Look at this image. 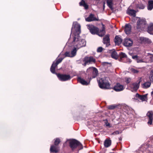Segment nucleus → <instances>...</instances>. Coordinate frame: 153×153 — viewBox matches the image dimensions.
Segmentation results:
<instances>
[{
	"label": "nucleus",
	"instance_id": "f257e3e1",
	"mask_svg": "<svg viewBox=\"0 0 153 153\" xmlns=\"http://www.w3.org/2000/svg\"><path fill=\"white\" fill-rule=\"evenodd\" d=\"M73 28L75 29V33L74 35L71 36V35L69 41L70 40L71 36H72V43L74 46L76 47L77 49H79L81 47L85 46L86 42L84 39H81L80 37L79 36V34L81 33L80 25L77 22L74 23L71 28V32L73 31Z\"/></svg>",
	"mask_w": 153,
	"mask_h": 153
},
{
	"label": "nucleus",
	"instance_id": "f03ea898",
	"mask_svg": "<svg viewBox=\"0 0 153 153\" xmlns=\"http://www.w3.org/2000/svg\"><path fill=\"white\" fill-rule=\"evenodd\" d=\"M88 28L92 34H96L101 37L103 36L105 33V27L103 25H102V29L100 32H99L98 28L92 25H88Z\"/></svg>",
	"mask_w": 153,
	"mask_h": 153
},
{
	"label": "nucleus",
	"instance_id": "7ed1b4c3",
	"mask_svg": "<svg viewBox=\"0 0 153 153\" xmlns=\"http://www.w3.org/2000/svg\"><path fill=\"white\" fill-rule=\"evenodd\" d=\"M109 78L105 77L100 79L98 81L99 85L100 87L103 89H109L110 87V84L108 82Z\"/></svg>",
	"mask_w": 153,
	"mask_h": 153
},
{
	"label": "nucleus",
	"instance_id": "20e7f679",
	"mask_svg": "<svg viewBox=\"0 0 153 153\" xmlns=\"http://www.w3.org/2000/svg\"><path fill=\"white\" fill-rule=\"evenodd\" d=\"M69 145L72 150L78 147L79 150L82 149L83 148L82 145L78 140L75 139H73L69 142Z\"/></svg>",
	"mask_w": 153,
	"mask_h": 153
},
{
	"label": "nucleus",
	"instance_id": "39448f33",
	"mask_svg": "<svg viewBox=\"0 0 153 153\" xmlns=\"http://www.w3.org/2000/svg\"><path fill=\"white\" fill-rule=\"evenodd\" d=\"M63 58H60L58 59H56V60L53 62V63L51 67V71L53 74H55V68L58 64L60 63Z\"/></svg>",
	"mask_w": 153,
	"mask_h": 153
},
{
	"label": "nucleus",
	"instance_id": "423d86ee",
	"mask_svg": "<svg viewBox=\"0 0 153 153\" xmlns=\"http://www.w3.org/2000/svg\"><path fill=\"white\" fill-rule=\"evenodd\" d=\"M146 24V21L145 19H139L137 22V28L142 30L145 27Z\"/></svg>",
	"mask_w": 153,
	"mask_h": 153
},
{
	"label": "nucleus",
	"instance_id": "0eeeda50",
	"mask_svg": "<svg viewBox=\"0 0 153 153\" xmlns=\"http://www.w3.org/2000/svg\"><path fill=\"white\" fill-rule=\"evenodd\" d=\"M83 61L85 62L84 65L85 66L87 64H89L95 62V59L92 56L85 57Z\"/></svg>",
	"mask_w": 153,
	"mask_h": 153
},
{
	"label": "nucleus",
	"instance_id": "6e6552de",
	"mask_svg": "<svg viewBox=\"0 0 153 153\" xmlns=\"http://www.w3.org/2000/svg\"><path fill=\"white\" fill-rule=\"evenodd\" d=\"M59 79L62 81H65L71 79V76L69 75L57 74Z\"/></svg>",
	"mask_w": 153,
	"mask_h": 153
},
{
	"label": "nucleus",
	"instance_id": "1a4fd4ad",
	"mask_svg": "<svg viewBox=\"0 0 153 153\" xmlns=\"http://www.w3.org/2000/svg\"><path fill=\"white\" fill-rule=\"evenodd\" d=\"M87 72H92L93 74L92 77L93 78H95L98 74L97 70V68L94 67H89L87 69Z\"/></svg>",
	"mask_w": 153,
	"mask_h": 153
},
{
	"label": "nucleus",
	"instance_id": "9d476101",
	"mask_svg": "<svg viewBox=\"0 0 153 153\" xmlns=\"http://www.w3.org/2000/svg\"><path fill=\"white\" fill-rule=\"evenodd\" d=\"M147 96L148 94L141 95H140L138 93H137L135 96L136 97L138 98L142 102H147L148 100Z\"/></svg>",
	"mask_w": 153,
	"mask_h": 153
},
{
	"label": "nucleus",
	"instance_id": "9b49d317",
	"mask_svg": "<svg viewBox=\"0 0 153 153\" xmlns=\"http://www.w3.org/2000/svg\"><path fill=\"white\" fill-rule=\"evenodd\" d=\"M124 89V86L119 83H117L114 88V89L117 92L121 91Z\"/></svg>",
	"mask_w": 153,
	"mask_h": 153
},
{
	"label": "nucleus",
	"instance_id": "f8f14e48",
	"mask_svg": "<svg viewBox=\"0 0 153 153\" xmlns=\"http://www.w3.org/2000/svg\"><path fill=\"white\" fill-rule=\"evenodd\" d=\"M141 80V79H140L138 81V82H135L132 84L130 86L131 88L133 89L134 91L137 90L139 87Z\"/></svg>",
	"mask_w": 153,
	"mask_h": 153
},
{
	"label": "nucleus",
	"instance_id": "ddd939ff",
	"mask_svg": "<svg viewBox=\"0 0 153 153\" xmlns=\"http://www.w3.org/2000/svg\"><path fill=\"white\" fill-rule=\"evenodd\" d=\"M85 20L87 22H90L93 21H98L99 19L98 18L95 17L94 14H91L88 17L85 19Z\"/></svg>",
	"mask_w": 153,
	"mask_h": 153
},
{
	"label": "nucleus",
	"instance_id": "4468645a",
	"mask_svg": "<svg viewBox=\"0 0 153 153\" xmlns=\"http://www.w3.org/2000/svg\"><path fill=\"white\" fill-rule=\"evenodd\" d=\"M133 44V41L130 39H125L123 42L124 45L126 47H130Z\"/></svg>",
	"mask_w": 153,
	"mask_h": 153
},
{
	"label": "nucleus",
	"instance_id": "2eb2a0df",
	"mask_svg": "<svg viewBox=\"0 0 153 153\" xmlns=\"http://www.w3.org/2000/svg\"><path fill=\"white\" fill-rule=\"evenodd\" d=\"M103 42L104 44L106 45V47H108L110 45L109 35H106L105 36L103 39Z\"/></svg>",
	"mask_w": 153,
	"mask_h": 153
},
{
	"label": "nucleus",
	"instance_id": "dca6fc26",
	"mask_svg": "<svg viewBox=\"0 0 153 153\" xmlns=\"http://www.w3.org/2000/svg\"><path fill=\"white\" fill-rule=\"evenodd\" d=\"M153 113L151 111H149L147 114V116L149 118V120L148 122V124L150 125L152 123V121L153 120Z\"/></svg>",
	"mask_w": 153,
	"mask_h": 153
},
{
	"label": "nucleus",
	"instance_id": "f3484780",
	"mask_svg": "<svg viewBox=\"0 0 153 153\" xmlns=\"http://www.w3.org/2000/svg\"><path fill=\"white\" fill-rule=\"evenodd\" d=\"M131 30V26L129 24H126L125 26L124 31L125 33L127 34H129Z\"/></svg>",
	"mask_w": 153,
	"mask_h": 153
},
{
	"label": "nucleus",
	"instance_id": "a211bd4d",
	"mask_svg": "<svg viewBox=\"0 0 153 153\" xmlns=\"http://www.w3.org/2000/svg\"><path fill=\"white\" fill-rule=\"evenodd\" d=\"M122 41V39L119 36H115L114 41L116 44L119 45L121 44Z\"/></svg>",
	"mask_w": 153,
	"mask_h": 153
},
{
	"label": "nucleus",
	"instance_id": "6ab92c4d",
	"mask_svg": "<svg viewBox=\"0 0 153 153\" xmlns=\"http://www.w3.org/2000/svg\"><path fill=\"white\" fill-rule=\"evenodd\" d=\"M77 80L78 82H79L83 85H88L89 83V82H88L86 81L85 80L81 78L80 77L78 78Z\"/></svg>",
	"mask_w": 153,
	"mask_h": 153
},
{
	"label": "nucleus",
	"instance_id": "aec40b11",
	"mask_svg": "<svg viewBox=\"0 0 153 153\" xmlns=\"http://www.w3.org/2000/svg\"><path fill=\"white\" fill-rule=\"evenodd\" d=\"M111 57L115 59H117L118 57V55L116 51L114 50L111 51Z\"/></svg>",
	"mask_w": 153,
	"mask_h": 153
},
{
	"label": "nucleus",
	"instance_id": "412c9836",
	"mask_svg": "<svg viewBox=\"0 0 153 153\" xmlns=\"http://www.w3.org/2000/svg\"><path fill=\"white\" fill-rule=\"evenodd\" d=\"M127 13L130 15L133 16H136V12L134 10H131L128 9L127 10Z\"/></svg>",
	"mask_w": 153,
	"mask_h": 153
},
{
	"label": "nucleus",
	"instance_id": "4be33fe9",
	"mask_svg": "<svg viewBox=\"0 0 153 153\" xmlns=\"http://www.w3.org/2000/svg\"><path fill=\"white\" fill-rule=\"evenodd\" d=\"M148 9L149 10H151L153 8V1L149 0L148 2Z\"/></svg>",
	"mask_w": 153,
	"mask_h": 153
},
{
	"label": "nucleus",
	"instance_id": "5701e85b",
	"mask_svg": "<svg viewBox=\"0 0 153 153\" xmlns=\"http://www.w3.org/2000/svg\"><path fill=\"white\" fill-rule=\"evenodd\" d=\"M111 144V140H110L106 139L104 141V145L105 147L110 146Z\"/></svg>",
	"mask_w": 153,
	"mask_h": 153
},
{
	"label": "nucleus",
	"instance_id": "b1692460",
	"mask_svg": "<svg viewBox=\"0 0 153 153\" xmlns=\"http://www.w3.org/2000/svg\"><path fill=\"white\" fill-rule=\"evenodd\" d=\"M151 84V83L150 82H145L142 84V87L144 88H148L150 86Z\"/></svg>",
	"mask_w": 153,
	"mask_h": 153
},
{
	"label": "nucleus",
	"instance_id": "393cba45",
	"mask_svg": "<svg viewBox=\"0 0 153 153\" xmlns=\"http://www.w3.org/2000/svg\"><path fill=\"white\" fill-rule=\"evenodd\" d=\"M147 31L150 34H153V24H151L148 27Z\"/></svg>",
	"mask_w": 153,
	"mask_h": 153
},
{
	"label": "nucleus",
	"instance_id": "a878e982",
	"mask_svg": "<svg viewBox=\"0 0 153 153\" xmlns=\"http://www.w3.org/2000/svg\"><path fill=\"white\" fill-rule=\"evenodd\" d=\"M77 49L76 47H75L74 48L73 50L71 51V56L72 57H74L76 55V53Z\"/></svg>",
	"mask_w": 153,
	"mask_h": 153
},
{
	"label": "nucleus",
	"instance_id": "bb28decb",
	"mask_svg": "<svg viewBox=\"0 0 153 153\" xmlns=\"http://www.w3.org/2000/svg\"><path fill=\"white\" fill-rule=\"evenodd\" d=\"M56 146H51L50 149V151L51 152H58V150Z\"/></svg>",
	"mask_w": 153,
	"mask_h": 153
},
{
	"label": "nucleus",
	"instance_id": "cd10ccee",
	"mask_svg": "<svg viewBox=\"0 0 153 153\" xmlns=\"http://www.w3.org/2000/svg\"><path fill=\"white\" fill-rule=\"evenodd\" d=\"M79 5L80 6H83L85 9H87L88 8V5L85 3V1L83 0H82L81 1L79 2Z\"/></svg>",
	"mask_w": 153,
	"mask_h": 153
},
{
	"label": "nucleus",
	"instance_id": "c85d7f7f",
	"mask_svg": "<svg viewBox=\"0 0 153 153\" xmlns=\"http://www.w3.org/2000/svg\"><path fill=\"white\" fill-rule=\"evenodd\" d=\"M120 55V59L119 61H121L122 60V59L123 58H124L125 57H126L127 55H126L124 53L121 52L120 53L119 55Z\"/></svg>",
	"mask_w": 153,
	"mask_h": 153
},
{
	"label": "nucleus",
	"instance_id": "c756f323",
	"mask_svg": "<svg viewBox=\"0 0 153 153\" xmlns=\"http://www.w3.org/2000/svg\"><path fill=\"white\" fill-rule=\"evenodd\" d=\"M140 39L141 40L144 41L145 42L149 44H150L152 43L151 40L148 38H145L144 37H142L140 38Z\"/></svg>",
	"mask_w": 153,
	"mask_h": 153
},
{
	"label": "nucleus",
	"instance_id": "7c9ffc66",
	"mask_svg": "<svg viewBox=\"0 0 153 153\" xmlns=\"http://www.w3.org/2000/svg\"><path fill=\"white\" fill-rule=\"evenodd\" d=\"M107 3L108 6L111 9H112V0H107Z\"/></svg>",
	"mask_w": 153,
	"mask_h": 153
},
{
	"label": "nucleus",
	"instance_id": "2f4dec72",
	"mask_svg": "<svg viewBox=\"0 0 153 153\" xmlns=\"http://www.w3.org/2000/svg\"><path fill=\"white\" fill-rule=\"evenodd\" d=\"M130 71L133 73H137L139 72V71L134 68H131L130 69Z\"/></svg>",
	"mask_w": 153,
	"mask_h": 153
},
{
	"label": "nucleus",
	"instance_id": "473e14b6",
	"mask_svg": "<svg viewBox=\"0 0 153 153\" xmlns=\"http://www.w3.org/2000/svg\"><path fill=\"white\" fill-rule=\"evenodd\" d=\"M64 55L65 56V57H72L71 56V54L69 52H66L65 53Z\"/></svg>",
	"mask_w": 153,
	"mask_h": 153
},
{
	"label": "nucleus",
	"instance_id": "72a5a7b5",
	"mask_svg": "<svg viewBox=\"0 0 153 153\" xmlns=\"http://www.w3.org/2000/svg\"><path fill=\"white\" fill-rule=\"evenodd\" d=\"M117 106L114 105H109L108 106V109L110 110L113 109L117 107Z\"/></svg>",
	"mask_w": 153,
	"mask_h": 153
},
{
	"label": "nucleus",
	"instance_id": "f704fd0d",
	"mask_svg": "<svg viewBox=\"0 0 153 153\" xmlns=\"http://www.w3.org/2000/svg\"><path fill=\"white\" fill-rule=\"evenodd\" d=\"M60 140L59 138H57L54 142V145L57 146L60 143Z\"/></svg>",
	"mask_w": 153,
	"mask_h": 153
},
{
	"label": "nucleus",
	"instance_id": "c9c22d12",
	"mask_svg": "<svg viewBox=\"0 0 153 153\" xmlns=\"http://www.w3.org/2000/svg\"><path fill=\"white\" fill-rule=\"evenodd\" d=\"M103 50V48L102 47H99L98 48L97 51L98 52H101Z\"/></svg>",
	"mask_w": 153,
	"mask_h": 153
},
{
	"label": "nucleus",
	"instance_id": "e433bc0d",
	"mask_svg": "<svg viewBox=\"0 0 153 153\" xmlns=\"http://www.w3.org/2000/svg\"><path fill=\"white\" fill-rule=\"evenodd\" d=\"M137 7L140 9H143L144 8V6L143 4H140Z\"/></svg>",
	"mask_w": 153,
	"mask_h": 153
},
{
	"label": "nucleus",
	"instance_id": "4c0bfd02",
	"mask_svg": "<svg viewBox=\"0 0 153 153\" xmlns=\"http://www.w3.org/2000/svg\"><path fill=\"white\" fill-rule=\"evenodd\" d=\"M121 133V132H120L119 131H117L114 132L112 134L115 135L119 134L120 133Z\"/></svg>",
	"mask_w": 153,
	"mask_h": 153
},
{
	"label": "nucleus",
	"instance_id": "58836bf2",
	"mask_svg": "<svg viewBox=\"0 0 153 153\" xmlns=\"http://www.w3.org/2000/svg\"><path fill=\"white\" fill-rule=\"evenodd\" d=\"M137 63H141L144 62L143 61L142 59H140L138 58L137 59Z\"/></svg>",
	"mask_w": 153,
	"mask_h": 153
},
{
	"label": "nucleus",
	"instance_id": "ea45409f",
	"mask_svg": "<svg viewBox=\"0 0 153 153\" xmlns=\"http://www.w3.org/2000/svg\"><path fill=\"white\" fill-rule=\"evenodd\" d=\"M131 80V79L130 78H128L126 79V82L127 83H128L130 82Z\"/></svg>",
	"mask_w": 153,
	"mask_h": 153
},
{
	"label": "nucleus",
	"instance_id": "a19ab883",
	"mask_svg": "<svg viewBox=\"0 0 153 153\" xmlns=\"http://www.w3.org/2000/svg\"><path fill=\"white\" fill-rule=\"evenodd\" d=\"M132 58L134 59H135L136 61H137V59H138V58L137 57V55L133 56H132Z\"/></svg>",
	"mask_w": 153,
	"mask_h": 153
},
{
	"label": "nucleus",
	"instance_id": "79ce46f5",
	"mask_svg": "<svg viewBox=\"0 0 153 153\" xmlns=\"http://www.w3.org/2000/svg\"><path fill=\"white\" fill-rule=\"evenodd\" d=\"M105 124L107 126H110V124L108 123H106Z\"/></svg>",
	"mask_w": 153,
	"mask_h": 153
},
{
	"label": "nucleus",
	"instance_id": "37998d69",
	"mask_svg": "<svg viewBox=\"0 0 153 153\" xmlns=\"http://www.w3.org/2000/svg\"><path fill=\"white\" fill-rule=\"evenodd\" d=\"M112 153V152H111V153Z\"/></svg>",
	"mask_w": 153,
	"mask_h": 153
}]
</instances>
